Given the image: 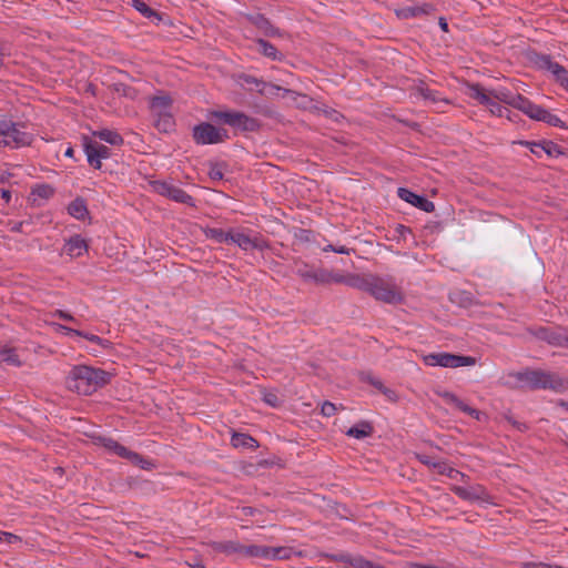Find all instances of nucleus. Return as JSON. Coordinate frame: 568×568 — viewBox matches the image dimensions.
I'll use <instances>...</instances> for the list:
<instances>
[{"mask_svg": "<svg viewBox=\"0 0 568 568\" xmlns=\"http://www.w3.org/2000/svg\"><path fill=\"white\" fill-rule=\"evenodd\" d=\"M351 286L368 293L376 301L399 304L404 301L402 287L393 276L366 275L348 282Z\"/></svg>", "mask_w": 568, "mask_h": 568, "instance_id": "1", "label": "nucleus"}, {"mask_svg": "<svg viewBox=\"0 0 568 568\" xmlns=\"http://www.w3.org/2000/svg\"><path fill=\"white\" fill-rule=\"evenodd\" d=\"M112 375L101 368L77 365L65 379L68 388L79 395H91L111 382Z\"/></svg>", "mask_w": 568, "mask_h": 568, "instance_id": "2", "label": "nucleus"}, {"mask_svg": "<svg viewBox=\"0 0 568 568\" xmlns=\"http://www.w3.org/2000/svg\"><path fill=\"white\" fill-rule=\"evenodd\" d=\"M210 114L211 118L216 122L232 128L235 135L239 133L245 134L258 132L262 126V123L258 119L233 109L214 110Z\"/></svg>", "mask_w": 568, "mask_h": 568, "instance_id": "3", "label": "nucleus"}, {"mask_svg": "<svg viewBox=\"0 0 568 568\" xmlns=\"http://www.w3.org/2000/svg\"><path fill=\"white\" fill-rule=\"evenodd\" d=\"M515 376L517 381L525 383L531 389L562 392L567 388V382L559 375L541 369H525L518 372Z\"/></svg>", "mask_w": 568, "mask_h": 568, "instance_id": "4", "label": "nucleus"}, {"mask_svg": "<svg viewBox=\"0 0 568 568\" xmlns=\"http://www.w3.org/2000/svg\"><path fill=\"white\" fill-rule=\"evenodd\" d=\"M22 125L14 123L10 119H0V146L19 149L30 145L33 141V135L22 131Z\"/></svg>", "mask_w": 568, "mask_h": 568, "instance_id": "5", "label": "nucleus"}, {"mask_svg": "<svg viewBox=\"0 0 568 568\" xmlns=\"http://www.w3.org/2000/svg\"><path fill=\"white\" fill-rule=\"evenodd\" d=\"M192 138L197 145L219 144L230 139L224 128H219L210 122H201L194 125Z\"/></svg>", "mask_w": 568, "mask_h": 568, "instance_id": "6", "label": "nucleus"}, {"mask_svg": "<svg viewBox=\"0 0 568 568\" xmlns=\"http://www.w3.org/2000/svg\"><path fill=\"white\" fill-rule=\"evenodd\" d=\"M423 362L427 366H442L449 368H457L462 366H473L476 364V358L468 355H457L446 352L430 353L423 356Z\"/></svg>", "mask_w": 568, "mask_h": 568, "instance_id": "7", "label": "nucleus"}, {"mask_svg": "<svg viewBox=\"0 0 568 568\" xmlns=\"http://www.w3.org/2000/svg\"><path fill=\"white\" fill-rule=\"evenodd\" d=\"M98 444L110 453H113L121 458L128 459L133 465H136L142 469H150L153 466L151 460L144 458L142 455L128 449L125 446L121 445L111 437H98Z\"/></svg>", "mask_w": 568, "mask_h": 568, "instance_id": "8", "label": "nucleus"}, {"mask_svg": "<svg viewBox=\"0 0 568 568\" xmlns=\"http://www.w3.org/2000/svg\"><path fill=\"white\" fill-rule=\"evenodd\" d=\"M151 186L154 192L174 202L195 206V201L190 194L170 182L155 180L151 182Z\"/></svg>", "mask_w": 568, "mask_h": 568, "instance_id": "9", "label": "nucleus"}, {"mask_svg": "<svg viewBox=\"0 0 568 568\" xmlns=\"http://www.w3.org/2000/svg\"><path fill=\"white\" fill-rule=\"evenodd\" d=\"M532 61L538 69L550 72L555 81L568 91V70L565 67L555 62L551 55L545 53L536 54Z\"/></svg>", "mask_w": 568, "mask_h": 568, "instance_id": "10", "label": "nucleus"}, {"mask_svg": "<svg viewBox=\"0 0 568 568\" xmlns=\"http://www.w3.org/2000/svg\"><path fill=\"white\" fill-rule=\"evenodd\" d=\"M83 149L88 159V163L99 170L101 169V160L109 159L111 150L104 144H100L88 136L83 138Z\"/></svg>", "mask_w": 568, "mask_h": 568, "instance_id": "11", "label": "nucleus"}, {"mask_svg": "<svg viewBox=\"0 0 568 568\" xmlns=\"http://www.w3.org/2000/svg\"><path fill=\"white\" fill-rule=\"evenodd\" d=\"M536 336L555 347L568 348V328L567 327H540Z\"/></svg>", "mask_w": 568, "mask_h": 568, "instance_id": "12", "label": "nucleus"}, {"mask_svg": "<svg viewBox=\"0 0 568 568\" xmlns=\"http://www.w3.org/2000/svg\"><path fill=\"white\" fill-rule=\"evenodd\" d=\"M231 236L232 239H230V243L236 244L241 250L244 251H264L270 247L268 242L263 236L251 237L243 232H237L234 230H232Z\"/></svg>", "mask_w": 568, "mask_h": 568, "instance_id": "13", "label": "nucleus"}, {"mask_svg": "<svg viewBox=\"0 0 568 568\" xmlns=\"http://www.w3.org/2000/svg\"><path fill=\"white\" fill-rule=\"evenodd\" d=\"M452 491L466 501L491 503V497L483 485H474L470 487L453 486Z\"/></svg>", "mask_w": 568, "mask_h": 568, "instance_id": "14", "label": "nucleus"}, {"mask_svg": "<svg viewBox=\"0 0 568 568\" xmlns=\"http://www.w3.org/2000/svg\"><path fill=\"white\" fill-rule=\"evenodd\" d=\"M524 113L532 120L545 122L551 126L565 128V122L559 116L534 102L529 103Z\"/></svg>", "mask_w": 568, "mask_h": 568, "instance_id": "15", "label": "nucleus"}, {"mask_svg": "<svg viewBox=\"0 0 568 568\" xmlns=\"http://www.w3.org/2000/svg\"><path fill=\"white\" fill-rule=\"evenodd\" d=\"M397 195L400 200L414 205L415 207L432 213L435 210V204L423 195L416 194L406 187H398Z\"/></svg>", "mask_w": 568, "mask_h": 568, "instance_id": "16", "label": "nucleus"}, {"mask_svg": "<svg viewBox=\"0 0 568 568\" xmlns=\"http://www.w3.org/2000/svg\"><path fill=\"white\" fill-rule=\"evenodd\" d=\"M240 80L242 82V85H247V90L256 91L262 95H272L281 90V87L276 84H268L262 79H257L256 77L250 74H241Z\"/></svg>", "mask_w": 568, "mask_h": 568, "instance_id": "17", "label": "nucleus"}, {"mask_svg": "<svg viewBox=\"0 0 568 568\" xmlns=\"http://www.w3.org/2000/svg\"><path fill=\"white\" fill-rule=\"evenodd\" d=\"M89 250V243L80 234H74L69 237L63 246V252L71 258L82 256Z\"/></svg>", "mask_w": 568, "mask_h": 568, "instance_id": "18", "label": "nucleus"}, {"mask_svg": "<svg viewBox=\"0 0 568 568\" xmlns=\"http://www.w3.org/2000/svg\"><path fill=\"white\" fill-rule=\"evenodd\" d=\"M437 394L445 400V403L454 405L457 409H459L460 412L469 415L470 417H473L477 420L480 419L481 412L478 409H475V408L470 407L469 405H467L466 403H464L454 393H450L448 390H442V392H437Z\"/></svg>", "mask_w": 568, "mask_h": 568, "instance_id": "19", "label": "nucleus"}, {"mask_svg": "<svg viewBox=\"0 0 568 568\" xmlns=\"http://www.w3.org/2000/svg\"><path fill=\"white\" fill-rule=\"evenodd\" d=\"M414 94L423 98L426 101H429L433 104L437 103H448V100L444 99L438 91L432 90L426 82L418 81V83L413 88Z\"/></svg>", "mask_w": 568, "mask_h": 568, "instance_id": "20", "label": "nucleus"}, {"mask_svg": "<svg viewBox=\"0 0 568 568\" xmlns=\"http://www.w3.org/2000/svg\"><path fill=\"white\" fill-rule=\"evenodd\" d=\"M212 548L216 552H222L227 556L231 555H241L244 556V545L239 541L227 540V541H215L212 544Z\"/></svg>", "mask_w": 568, "mask_h": 568, "instance_id": "21", "label": "nucleus"}, {"mask_svg": "<svg viewBox=\"0 0 568 568\" xmlns=\"http://www.w3.org/2000/svg\"><path fill=\"white\" fill-rule=\"evenodd\" d=\"M338 561L353 568H377V565L361 555L341 554Z\"/></svg>", "mask_w": 568, "mask_h": 568, "instance_id": "22", "label": "nucleus"}, {"mask_svg": "<svg viewBox=\"0 0 568 568\" xmlns=\"http://www.w3.org/2000/svg\"><path fill=\"white\" fill-rule=\"evenodd\" d=\"M257 52L273 61H282L284 55L268 41L264 39H257L255 41Z\"/></svg>", "mask_w": 568, "mask_h": 568, "instance_id": "23", "label": "nucleus"}, {"mask_svg": "<svg viewBox=\"0 0 568 568\" xmlns=\"http://www.w3.org/2000/svg\"><path fill=\"white\" fill-rule=\"evenodd\" d=\"M254 26L263 31L266 37H282V31L274 27L272 22L263 14H257L253 20Z\"/></svg>", "mask_w": 568, "mask_h": 568, "instance_id": "24", "label": "nucleus"}, {"mask_svg": "<svg viewBox=\"0 0 568 568\" xmlns=\"http://www.w3.org/2000/svg\"><path fill=\"white\" fill-rule=\"evenodd\" d=\"M153 124L160 131L169 133L174 129L175 122L171 112L153 114Z\"/></svg>", "mask_w": 568, "mask_h": 568, "instance_id": "25", "label": "nucleus"}, {"mask_svg": "<svg viewBox=\"0 0 568 568\" xmlns=\"http://www.w3.org/2000/svg\"><path fill=\"white\" fill-rule=\"evenodd\" d=\"M231 444L235 448L242 447V448H248L252 450H254L258 447V443L255 438H253L248 434L236 433V432H234L232 434Z\"/></svg>", "mask_w": 568, "mask_h": 568, "instance_id": "26", "label": "nucleus"}, {"mask_svg": "<svg viewBox=\"0 0 568 568\" xmlns=\"http://www.w3.org/2000/svg\"><path fill=\"white\" fill-rule=\"evenodd\" d=\"M172 99L169 95H156L150 101L151 115L170 112Z\"/></svg>", "mask_w": 568, "mask_h": 568, "instance_id": "27", "label": "nucleus"}, {"mask_svg": "<svg viewBox=\"0 0 568 568\" xmlns=\"http://www.w3.org/2000/svg\"><path fill=\"white\" fill-rule=\"evenodd\" d=\"M68 213L79 221H84L85 217L89 215V210L85 201L82 197L74 199L68 205Z\"/></svg>", "mask_w": 568, "mask_h": 568, "instance_id": "28", "label": "nucleus"}, {"mask_svg": "<svg viewBox=\"0 0 568 568\" xmlns=\"http://www.w3.org/2000/svg\"><path fill=\"white\" fill-rule=\"evenodd\" d=\"M373 434V426L365 420H362L357 423L356 425L352 426L347 432L346 435L348 437H353L356 439H363Z\"/></svg>", "mask_w": 568, "mask_h": 568, "instance_id": "29", "label": "nucleus"}, {"mask_svg": "<svg viewBox=\"0 0 568 568\" xmlns=\"http://www.w3.org/2000/svg\"><path fill=\"white\" fill-rule=\"evenodd\" d=\"M203 233L206 239L213 240L214 242H216L219 244H222V243L229 244L230 239H232V236H231L232 230L224 231V230L217 229V227H205V229H203Z\"/></svg>", "mask_w": 568, "mask_h": 568, "instance_id": "30", "label": "nucleus"}, {"mask_svg": "<svg viewBox=\"0 0 568 568\" xmlns=\"http://www.w3.org/2000/svg\"><path fill=\"white\" fill-rule=\"evenodd\" d=\"M93 136L99 138L111 145L119 146L123 144V138L116 131L102 129L93 132Z\"/></svg>", "mask_w": 568, "mask_h": 568, "instance_id": "31", "label": "nucleus"}, {"mask_svg": "<svg viewBox=\"0 0 568 568\" xmlns=\"http://www.w3.org/2000/svg\"><path fill=\"white\" fill-rule=\"evenodd\" d=\"M271 547L268 546H258V545H244V556L243 557H254V558H265L271 559Z\"/></svg>", "mask_w": 568, "mask_h": 568, "instance_id": "32", "label": "nucleus"}, {"mask_svg": "<svg viewBox=\"0 0 568 568\" xmlns=\"http://www.w3.org/2000/svg\"><path fill=\"white\" fill-rule=\"evenodd\" d=\"M434 469L439 475H445L448 478L455 479V480L458 478L464 479L466 477V475L464 473L450 467L446 462H443V460H439V464L434 465Z\"/></svg>", "mask_w": 568, "mask_h": 568, "instance_id": "33", "label": "nucleus"}, {"mask_svg": "<svg viewBox=\"0 0 568 568\" xmlns=\"http://www.w3.org/2000/svg\"><path fill=\"white\" fill-rule=\"evenodd\" d=\"M430 9H432V7L428 6V4H426V6L407 7V8L402 9L398 12V16L404 18V19L416 18V17H419L422 14H427Z\"/></svg>", "mask_w": 568, "mask_h": 568, "instance_id": "34", "label": "nucleus"}, {"mask_svg": "<svg viewBox=\"0 0 568 568\" xmlns=\"http://www.w3.org/2000/svg\"><path fill=\"white\" fill-rule=\"evenodd\" d=\"M449 300L463 307H469L474 303V296L469 292L456 291L449 294Z\"/></svg>", "mask_w": 568, "mask_h": 568, "instance_id": "35", "label": "nucleus"}, {"mask_svg": "<svg viewBox=\"0 0 568 568\" xmlns=\"http://www.w3.org/2000/svg\"><path fill=\"white\" fill-rule=\"evenodd\" d=\"M470 97L486 106L491 103L493 99L491 95L487 94L479 84H473L470 87Z\"/></svg>", "mask_w": 568, "mask_h": 568, "instance_id": "36", "label": "nucleus"}, {"mask_svg": "<svg viewBox=\"0 0 568 568\" xmlns=\"http://www.w3.org/2000/svg\"><path fill=\"white\" fill-rule=\"evenodd\" d=\"M132 7L139 11L142 16L145 18L152 19L156 18L160 19V14L153 10L151 7H149L144 1L142 0H132Z\"/></svg>", "mask_w": 568, "mask_h": 568, "instance_id": "37", "label": "nucleus"}, {"mask_svg": "<svg viewBox=\"0 0 568 568\" xmlns=\"http://www.w3.org/2000/svg\"><path fill=\"white\" fill-rule=\"evenodd\" d=\"M31 194L43 200H48L53 196L54 189L50 184H37L32 187Z\"/></svg>", "mask_w": 568, "mask_h": 568, "instance_id": "38", "label": "nucleus"}, {"mask_svg": "<svg viewBox=\"0 0 568 568\" xmlns=\"http://www.w3.org/2000/svg\"><path fill=\"white\" fill-rule=\"evenodd\" d=\"M59 328L64 331L68 335L82 336V337L87 338L88 341L97 343V344H102V342H103V339L98 335L83 333L81 331H78V329H74V328H71V327H68L64 325H59Z\"/></svg>", "mask_w": 568, "mask_h": 568, "instance_id": "39", "label": "nucleus"}, {"mask_svg": "<svg viewBox=\"0 0 568 568\" xmlns=\"http://www.w3.org/2000/svg\"><path fill=\"white\" fill-rule=\"evenodd\" d=\"M1 359L12 366H20L21 361L19 359L18 354L12 348H4L0 352Z\"/></svg>", "mask_w": 568, "mask_h": 568, "instance_id": "40", "label": "nucleus"}, {"mask_svg": "<svg viewBox=\"0 0 568 568\" xmlns=\"http://www.w3.org/2000/svg\"><path fill=\"white\" fill-rule=\"evenodd\" d=\"M540 143L542 152L546 153L548 156L556 158L562 154L560 146L557 143L547 140H542L540 141Z\"/></svg>", "mask_w": 568, "mask_h": 568, "instance_id": "41", "label": "nucleus"}, {"mask_svg": "<svg viewBox=\"0 0 568 568\" xmlns=\"http://www.w3.org/2000/svg\"><path fill=\"white\" fill-rule=\"evenodd\" d=\"M491 95L494 99L513 106V98H516L517 94L511 93L508 90H496Z\"/></svg>", "mask_w": 568, "mask_h": 568, "instance_id": "42", "label": "nucleus"}, {"mask_svg": "<svg viewBox=\"0 0 568 568\" xmlns=\"http://www.w3.org/2000/svg\"><path fill=\"white\" fill-rule=\"evenodd\" d=\"M489 108V111L497 115V116H507L510 119L509 116V109H507L506 106H503L500 105L498 102H496L494 99H491V103L487 105Z\"/></svg>", "mask_w": 568, "mask_h": 568, "instance_id": "43", "label": "nucleus"}, {"mask_svg": "<svg viewBox=\"0 0 568 568\" xmlns=\"http://www.w3.org/2000/svg\"><path fill=\"white\" fill-rule=\"evenodd\" d=\"M271 559H288L291 557V548L271 547Z\"/></svg>", "mask_w": 568, "mask_h": 568, "instance_id": "44", "label": "nucleus"}, {"mask_svg": "<svg viewBox=\"0 0 568 568\" xmlns=\"http://www.w3.org/2000/svg\"><path fill=\"white\" fill-rule=\"evenodd\" d=\"M331 271H327L325 268H316L314 271L312 282H315L317 284H328V275Z\"/></svg>", "mask_w": 568, "mask_h": 568, "instance_id": "45", "label": "nucleus"}, {"mask_svg": "<svg viewBox=\"0 0 568 568\" xmlns=\"http://www.w3.org/2000/svg\"><path fill=\"white\" fill-rule=\"evenodd\" d=\"M315 267L310 266L307 264H303L296 270V274L302 277L304 281H312Z\"/></svg>", "mask_w": 568, "mask_h": 568, "instance_id": "46", "label": "nucleus"}, {"mask_svg": "<svg viewBox=\"0 0 568 568\" xmlns=\"http://www.w3.org/2000/svg\"><path fill=\"white\" fill-rule=\"evenodd\" d=\"M531 101L521 94H517L516 98H513V108L518 109L521 112L526 111V108L529 105Z\"/></svg>", "mask_w": 568, "mask_h": 568, "instance_id": "47", "label": "nucleus"}, {"mask_svg": "<svg viewBox=\"0 0 568 568\" xmlns=\"http://www.w3.org/2000/svg\"><path fill=\"white\" fill-rule=\"evenodd\" d=\"M520 145H524L530 150V152L537 156H541L542 150H541V143L540 141H519Z\"/></svg>", "mask_w": 568, "mask_h": 568, "instance_id": "48", "label": "nucleus"}, {"mask_svg": "<svg viewBox=\"0 0 568 568\" xmlns=\"http://www.w3.org/2000/svg\"><path fill=\"white\" fill-rule=\"evenodd\" d=\"M358 276H352V277H346L342 274H338V273H334V272H329V275H328V283H346L349 285L348 282H354V280H356Z\"/></svg>", "mask_w": 568, "mask_h": 568, "instance_id": "49", "label": "nucleus"}, {"mask_svg": "<svg viewBox=\"0 0 568 568\" xmlns=\"http://www.w3.org/2000/svg\"><path fill=\"white\" fill-rule=\"evenodd\" d=\"M263 400L271 407H277L281 404L280 397L273 392L265 393L263 396Z\"/></svg>", "mask_w": 568, "mask_h": 568, "instance_id": "50", "label": "nucleus"}, {"mask_svg": "<svg viewBox=\"0 0 568 568\" xmlns=\"http://www.w3.org/2000/svg\"><path fill=\"white\" fill-rule=\"evenodd\" d=\"M336 410H337V407L335 406V404H333L328 400H326L322 404L321 413L325 417H331V416L335 415Z\"/></svg>", "mask_w": 568, "mask_h": 568, "instance_id": "51", "label": "nucleus"}, {"mask_svg": "<svg viewBox=\"0 0 568 568\" xmlns=\"http://www.w3.org/2000/svg\"><path fill=\"white\" fill-rule=\"evenodd\" d=\"M416 459H417L419 463H422L423 465H426V466H428V467H430V468H433V469H434V465L439 464V460H438V462H436V460H434V458H433V457H430V456H429V455H427V454H423V453H418V454H416Z\"/></svg>", "mask_w": 568, "mask_h": 568, "instance_id": "52", "label": "nucleus"}, {"mask_svg": "<svg viewBox=\"0 0 568 568\" xmlns=\"http://www.w3.org/2000/svg\"><path fill=\"white\" fill-rule=\"evenodd\" d=\"M51 316L63 320V321L77 323V320L70 313L62 311V310H54L51 313Z\"/></svg>", "mask_w": 568, "mask_h": 568, "instance_id": "53", "label": "nucleus"}, {"mask_svg": "<svg viewBox=\"0 0 568 568\" xmlns=\"http://www.w3.org/2000/svg\"><path fill=\"white\" fill-rule=\"evenodd\" d=\"M394 232L397 240H405L406 235L412 233V230L406 225L397 224L394 229Z\"/></svg>", "mask_w": 568, "mask_h": 568, "instance_id": "54", "label": "nucleus"}, {"mask_svg": "<svg viewBox=\"0 0 568 568\" xmlns=\"http://www.w3.org/2000/svg\"><path fill=\"white\" fill-rule=\"evenodd\" d=\"M209 175L214 181H220L224 176L223 171L219 164H215L210 169Z\"/></svg>", "mask_w": 568, "mask_h": 568, "instance_id": "55", "label": "nucleus"}, {"mask_svg": "<svg viewBox=\"0 0 568 568\" xmlns=\"http://www.w3.org/2000/svg\"><path fill=\"white\" fill-rule=\"evenodd\" d=\"M506 419L509 424H511L513 427L518 429L519 432H526L528 429V426L524 422H519L515 419L513 416H506Z\"/></svg>", "mask_w": 568, "mask_h": 568, "instance_id": "56", "label": "nucleus"}, {"mask_svg": "<svg viewBox=\"0 0 568 568\" xmlns=\"http://www.w3.org/2000/svg\"><path fill=\"white\" fill-rule=\"evenodd\" d=\"M3 537L2 541L9 544V545H12V544H16V542H21V537L12 534V532H8V531H3V534H1Z\"/></svg>", "mask_w": 568, "mask_h": 568, "instance_id": "57", "label": "nucleus"}, {"mask_svg": "<svg viewBox=\"0 0 568 568\" xmlns=\"http://www.w3.org/2000/svg\"><path fill=\"white\" fill-rule=\"evenodd\" d=\"M29 223L27 221H20V222H16L13 223V225L11 226V232H14V233H26V225H28Z\"/></svg>", "mask_w": 568, "mask_h": 568, "instance_id": "58", "label": "nucleus"}, {"mask_svg": "<svg viewBox=\"0 0 568 568\" xmlns=\"http://www.w3.org/2000/svg\"><path fill=\"white\" fill-rule=\"evenodd\" d=\"M186 564L191 568H205L203 560L200 558H194L192 561H186Z\"/></svg>", "mask_w": 568, "mask_h": 568, "instance_id": "59", "label": "nucleus"}, {"mask_svg": "<svg viewBox=\"0 0 568 568\" xmlns=\"http://www.w3.org/2000/svg\"><path fill=\"white\" fill-rule=\"evenodd\" d=\"M351 252H354V250L353 248H348V247H346L344 245H336L335 246V253L349 255Z\"/></svg>", "mask_w": 568, "mask_h": 568, "instance_id": "60", "label": "nucleus"}, {"mask_svg": "<svg viewBox=\"0 0 568 568\" xmlns=\"http://www.w3.org/2000/svg\"><path fill=\"white\" fill-rule=\"evenodd\" d=\"M243 516H254L257 511L255 508L245 506L241 509Z\"/></svg>", "mask_w": 568, "mask_h": 568, "instance_id": "61", "label": "nucleus"}, {"mask_svg": "<svg viewBox=\"0 0 568 568\" xmlns=\"http://www.w3.org/2000/svg\"><path fill=\"white\" fill-rule=\"evenodd\" d=\"M116 91L119 93H122L123 95H129V92L131 91V88L126 87L124 84H119L118 88H116Z\"/></svg>", "mask_w": 568, "mask_h": 568, "instance_id": "62", "label": "nucleus"}, {"mask_svg": "<svg viewBox=\"0 0 568 568\" xmlns=\"http://www.w3.org/2000/svg\"><path fill=\"white\" fill-rule=\"evenodd\" d=\"M1 197L9 203L11 200V192L9 190L2 189L1 190Z\"/></svg>", "mask_w": 568, "mask_h": 568, "instance_id": "63", "label": "nucleus"}, {"mask_svg": "<svg viewBox=\"0 0 568 568\" xmlns=\"http://www.w3.org/2000/svg\"><path fill=\"white\" fill-rule=\"evenodd\" d=\"M438 24L443 31H448V23L444 18H439Z\"/></svg>", "mask_w": 568, "mask_h": 568, "instance_id": "64", "label": "nucleus"}]
</instances>
